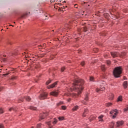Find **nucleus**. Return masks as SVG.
<instances>
[{
    "instance_id": "nucleus-1",
    "label": "nucleus",
    "mask_w": 128,
    "mask_h": 128,
    "mask_svg": "<svg viewBox=\"0 0 128 128\" xmlns=\"http://www.w3.org/2000/svg\"><path fill=\"white\" fill-rule=\"evenodd\" d=\"M84 81L82 79L76 80L72 85V87L70 88L71 92H77L78 94H80L82 91L84 90Z\"/></svg>"
},
{
    "instance_id": "nucleus-2",
    "label": "nucleus",
    "mask_w": 128,
    "mask_h": 128,
    "mask_svg": "<svg viewBox=\"0 0 128 128\" xmlns=\"http://www.w3.org/2000/svg\"><path fill=\"white\" fill-rule=\"evenodd\" d=\"M122 72V66L116 68L113 71V74L115 78H120Z\"/></svg>"
},
{
    "instance_id": "nucleus-3",
    "label": "nucleus",
    "mask_w": 128,
    "mask_h": 128,
    "mask_svg": "<svg viewBox=\"0 0 128 128\" xmlns=\"http://www.w3.org/2000/svg\"><path fill=\"white\" fill-rule=\"evenodd\" d=\"M118 112L116 109L112 110L111 112H110V114H114L112 115V118H116V116H118Z\"/></svg>"
},
{
    "instance_id": "nucleus-4",
    "label": "nucleus",
    "mask_w": 128,
    "mask_h": 128,
    "mask_svg": "<svg viewBox=\"0 0 128 128\" xmlns=\"http://www.w3.org/2000/svg\"><path fill=\"white\" fill-rule=\"evenodd\" d=\"M48 98V93L44 92L39 96L40 100H46Z\"/></svg>"
},
{
    "instance_id": "nucleus-5",
    "label": "nucleus",
    "mask_w": 128,
    "mask_h": 128,
    "mask_svg": "<svg viewBox=\"0 0 128 128\" xmlns=\"http://www.w3.org/2000/svg\"><path fill=\"white\" fill-rule=\"evenodd\" d=\"M110 54L112 58H118V56H120V54L118 52H111Z\"/></svg>"
},
{
    "instance_id": "nucleus-6",
    "label": "nucleus",
    "mask_w": 128,
    "mask_h": 128,
    "mask_svg": "<svg viewBox=\"0 0 128 128\" xmlns=\"http://www.w3.org/2000/svg\"><path fill=\"white\" fill-rule=\"evenodd\" d=\"M26 98V100L28 102H30L31 98L30 96H26V97H22L20 99V102H24V98Z\"/></svg>"
},
{
    "instance_id": "nucleus-7",
    "label": "nucleus",
    "mask_w": 128,
    "mask_h": 128,
    "mask_svg": "<svg viewBox=\"0 0 128 128\" xmlns=\"http://www.w3.org/2000/svg\"><path fill=\"white\" fill-rule=\"evenodd\" d=\"M58 82H54L53 84H51L50 86H47L48 89L50 88H54V86H56V84H58Z\"/></svg>"
},
{
    "instance_id": "nucleus-8",
    "label": "nucleus",
    "mask_w": 128,
    "mask_h": 128,
    "mask_svg": "<svg viewBox=\"0 0 128 128\" xmlns=\"http://www.w3.org/2000/svg\"><path fill=\"white\" fill-rule=\"evenodd\" d=\"M50 96H58V91H53L50 93Z\"/></svg>"
},
{
    "instance_id": "nucleus-9",
    "label": "nucleus",
    "mask_w": 128,
    "mask_h": 128,
    "mask_svg": "<svg viewBox=\"0 0 128 128\" xmlns=\"http://www.w3.org/2000/svg\"><path fill=\"white\" fill-rule=\"evenodd\" d=\"M46 114H45V113H43L42 114H40L39 120H44V118H46Z\"/></svg>"
},
{
    "instance_id": "nucleus-10",
    "label": "nucleus",
    "mask_w": 128,
    "mask_h": 128,
    "mask_svg": "<svg viewBox=\"0 0 128 128\" xmlns=\"http://www.w3.org/2000/svg\"><path fill=\"white\" fill-rule=\"evenodd\" d=\"M122 124H124L123 121L118 122H116V128H120V126H122Z\"/></svg>"
},
{
    "instance_id": "nucleus-11",
    "label": "nucleus",
    "mask_w": 128,
    "mask_h": 128,
    "mask_svg": "<svg viewBox=\"0 0 128 128\" xmlns=\"http://www.w3.org/2000/svg\"><path fill=\"white\" fill-rule=\"evenodd\" d=\"M88 94H86L84 99V100L82 102V103L86 104V102H88Z\"/></svg>"
},
{
    "instance_id": "nucleus-12",
    "label": "nucleus",
    "mask_w": 128,
    "mask_h": 128,
    "mask_svg": "<svg viewBox=\"0 0 128 128\" xmlns=\"http://www.w3.org/2000/svg\"><path fill=\"white\" fill-rule=\"evenodd\" d=\"M96 116L92 115L90 118H89V120L90 122H92V120H94L96 118Z\"/></svg>"
},
{
    "instance_id": "nucleus-13",
    "label": "nucleus",
    "mask_w": 128,
    "mask_h": 128,
    "mask_svg": "<svg viewBox=\"0 0 128 128\" xmlns=\"http://www.w3.org/2000/svg\"><path fill=\"white\" fill-rule=\"evenodd\" d=\"M88 109H85L84 110V112L82 114V116H84V118L86 116V114H88Z\"/></svg>"
},
{
    "instance_id": "nucleus-14",
    "label": "nucleus",
    "mask_w": 128,
    "mask_h": 128,
    "mask_svg": "<svg viewBox=\"0 0 128 128\" xmlns=\"http://www.w3.org/2000/svg\"><path fill=\"white\" fill-rule=\"evenodd\" d=\"M106 90V88L104 87H100V89L97 88L96 90V91L97 92H102V90Z\"/></svg>"
},
{
    "instance_id": "nucleus-15",
    "label": "nucleus",
    "mask_w": 128,
    "mask_h": 128,
    "mask_svg": "<svg viewBox=\"0 0 128 128\" xmlns=\"http://www.w3.org/2000/svg\"><path fill=\"white\" fill-rule=\"evenodd\" d=\"M123 86L124 88H128V81H124L123 83Z\"/></svg>"
},
{
    "instance_id": "nucleus-16",
    "label": "nucleus",
    "mask_w": 128,
    "mask_h": 128,
    "mask_svg": "<svg viewBox=\"0 0 128 128\" xmlns=\"http://www.w3.org/2000/svg\"><path fill=\"white\" fill-rule=\"evenodd\" d=\"M13 110L14 112H16V108L15 107H11L9 108V112H12Z\"/></svg>"
},
{
    "instance_id": "nucleus-17",
    "label": "nucleus",
    "mask_w": 128,
    "mask_h": 128,
    "mask_svg": "<svg viewBox=\"0 0 128 128\" xmlns=\"http://www.w3.org/2000/svg\"><path fill=\"white\" fill-rule=\"evenodd\" d=\"M28 108L30 110H36L38 109L36 107H34L33 106H30Z\"/></svg>"
},
{
    "instance_id": "nucleus-18",
    "label": "nucleus",
    "mask_w": 128,
    "mask_h": 128,
    "mask_svg": "<svg viewBox=\"0 0 128 128\" xmlns=\"http://www.w3.org/2000/svg\"><path fill=\"white\" fill-rule=\"evenodd\" d=\"M102 118H104V116L101 115L98 116V118L99 120V122H104V120H102Z\"/></svg>"
},
{
    "instance_id": "nucleus-19",
    "label": "nucleus",
    "mask_w": 128,
    "mask_h": 128,
    "mask_svg": "<svg viewBox=\"0 0 128 128\" xmlns=\"http://www.w3.org/2000/svg\"><path fill=\"white\" fill-rule=\"evenodd\" d=\"M78 110V106H74L72 109V110H73L74 112V110Z\"/></svg>"
},
{
    "instance_id": "nucleus-20",
    "label": "nucleus",
    "mask_w": 128,
    "mask_h": 128,
    "mask_svg": "<svg viewBox=\"0 0 128 128\" xmlns=\"http://www.w3.org/2000/svg\"><path fill=\"white\" fill-rule=\"evenodd\" d=\"M109 98L112 100H114V94H110V96H109Z\"/></svg>"
},
{
    "instance_id": "nucleus-21",
    "label": "nucleus",
    "mask_w": 128,
    "mask_h": 128,
    "mask_svg": "<svg viewBox=\"0 0 128 128\" xmlns=\"http://www.w3.org/2000/svg\"><path fill=\"white\" fill-rule=\"evenodd\" d=\"M122 96H119L118 99V102H122Z\"/></svg>"
},
{
    "instance_id": "nucleus-22",
    "label": "nucleus",
    "mask_w": 128,
    "mask_h": 128,
    "mask_svg": "<svg viewBox=\"0 0 128 128\" xmlns=\"http://www.w3.org/2000/svg\"><path fill=\"white\" fill-rule=\"evenodd\" d=\"M101 68H102V70H103V71L106 70V67H105L104 65L102 66Z\"/></svg>"
},
{
    "instance_id": "nucleus-23",
    "label": "nucleus",
    "mask_w": 128,
    "mask_h": 128,
    "mask_svg": "<svg viewBox=\"0 0 128 128\" xmlns=\"http://www.w3.org/2000/svg\"><path fill=\"white\" fill-rule=\"evenodd\" d=\"M126 52H124L120 54V56H126Z\"/></svg>"
},
{
    "instance_id": "nucleus-24",
    "label": "nucleus",
    "mask_w": 128,
    "mask_h": 128,
    "mask_svg": "<svg viewBox=\"0 0 128 128\" xmlns=\"http://www.w3.org/2000/svg\"><path fill=\"white\" fill-rule=\"evenodd\" d=\"M59 120H64V116H60L58 118Z\"/></svg>"
},
{
    "instance_id": "nucleus-25",
    "label": "nucleus",
    "mask_w": 128,
    "mask_h": 128,
    "mask_svg": "<svg viewBox=\"0 0 128 128\" xmlns=\"http://www.w3.org/2000/svg\"><path fill=\"white\" fill-rule=\"evenodd\" d=\"M114 122H111L110 124V128H114Z\"/></svg>"
},
{
    "instance_id": "nucleus-26",
    "label": "nucleus",
    "mask_w": 128,
    "mask_h": 128,
    "mask_svg": "<svg viewBox=\"0 0 128 128\" xmlns=\"http://www.w3.org/2000/svg\"><path fill=\"white\" fill-rule=\"evenodd\" d=\"M4 109H2V108H0V114H4Z\"/></svg>"
},
{
    "instance_id": "nucleus-27",
    "label": "nucleus",
    "mask_w": 128,
    "mask_h": 128,
    "mask_svg": "<svg viewBox=\"0 0 128 128\" xmlns=\"http://www.w3.org/2000/svg\"><path fill=\"white\" fill-rule=\"evenodd\" d=\"M58 122V120L54 118V122H52L53 124H56Z\"/></svg>"
},
{
    "instance_id": "nucleus-28",
    "label": "nucleus",
    "mask_w": 128,
    "mask_h": 128,
    "mask_svg": "<svg viewBox=\"0 0 128 128\" xmlns=\"http://www.w3.org/2000/svg\"><path fill=\"white\" fill-rule=\"evenodd\" d=\"M112 103H107L106 104V106H112Z\"/></svg>"
},
{
    "instance_id": "nucleus-29",
    "label": "nucleus",
    "mask_w": 128,
    "mask_h": 128,
    "mask_svg": "<svg viewBox=\"0 0 128 128\" xmlns=\"http://www.w3.org/2000/svg\"><path fill=\"white\" fill-rule=\"evenodd\" d=\"M64 104L63 102H60L59 103L57 104V106H60V104Z\"/></svg>"
},
{
    "instance_id": "nucleus-30",
    "label": "nucleus",
    "mask_w": 128,
    "mask_h": 128,
    "mask_svg": "<svg viewBox=\"0 0 128 128\" xmlns=\"http://www.w3.org/2000/svg\"><path fill=\"white\" fill-rule=\"evenodd\" d=\"M62 110H66V106H62Z\"/></svg>"
},
{
    "instance_id": "nucleus-31",
    "label": "nucleus",
    "mask_w": 128,
    "mask_h": 128,
    "mask_svg": "<svg viewBox=\"0 0 128 128\" xmlns=\"http://www.w3.org/2000/svg\"><path fill=\"white\" fill-rule=\"evenodd\" d=\"M52 82V80H48V81H47L46 82V84H50Z\"/></svg>"
},
{
    "instance_id": "nucleus-32",
    "label": "nucleus",
    "mask_w": 128,
    "mask_h": 128,
    "mask_svg": "<svg viewBox=\"0 0 128 128\" xmlns=\"http://www.w3.org/2000/svg\"><path fill=\"white\" fill-rule=\"evenodd\" d=\"M68 6H63L62 8V10L64 12V9L66 8H67Z\"/></svg>"
},
{
    "instance_id": "nucleus-33",
    "label": "nucleus",
    "mask_w": 128,
    "mask_h": 128,
    "mask_svg": "<svg viewBox=\"0 0 128 128\" xmlns=\"http://www.w3.org/2000/svg\"><path fill=\"white\" fill-rule=\"evenodd\" d=\"M84 32H88V28H86V27H84Z\"/></svg>"
},
{
    "instance_id": "nucleus-34",
    "label": "nucleus",
    "mask_w": 128,
    "mask_h": 128,
    "mask_svg": "<svg viewBox=\"0 0 128 128\" xmlns=\"http://www.w3.org/2000/svg\"><path fill=\"white\" fill-rule=\"evenodd\" d=\"M12 80H16V76H12L11 78Z\"/></svg>"
},
{
    "instance_id": "nucleus-35",
    "label": "nucleus",
    "mask_w": 128,
    "mask_h": 128,
    "mask_svg": "<svg viewBox=\"0 0 128 128\" xmlns=\"http://www.w3.org/2000/svg\"><path fill=\"white\" fill-rule=\"evenodd\" d=\"M64 70H66V68H64V67H62L61 68V72H64Z\"/></svg>"
},
{
    "instance_id": "nucleus-36",
    "label": "nucleus",
    "mask_w": 128,
    "mask_h": 128,
    "mask_svg": "<svg viewBox=\"0 0 128 128\" xmlns=\"http://www.w3.org/2000/svg\"><path fill=\"white\" fill-rule=\"evenodd\" d=\"M81 65L84 66V62H81Z\"/></svg>"
},
{
    "instance_id": "nucleus-37",
    "label": "nucleus",
    "mask_w": 128,
    "mask_h": 128,
    "mask_svg": "<svg viewBox=\"0 0 128 128\" xmlns=\"http://www.w3.org/2000/svg\"><path fill=\"white\" fill-rule=\"evenodd\" d=\"M90 80L91 82H92L94 80V77H90Z\"/></svg>"
},
{
    "instance_id": "nucleus-38",
    "label": "nucleus",
    "mask_w": 128,
    "mask_h": 128,
    "mask_svg": "<svg viewBox=\"0 0 128 128\" xmlns=\"http://www.w3.org/2000/svg\"><path fill=\"white\" fill-rule=\"evenodd\" d=\"M4 124H0V128H4Z\"/></svg>"
},
{
    "instance_id": "nucleus-39",
    "label": "nucleus",
    "mask_w": 128,
    "mask_h": 128,
    "mask_svg": "<svg viewBox=\"0 0 128 128\" xmlns=\"http://www.w3.org/2000/svg\"><path fill=\"white\" fill-rule=\"evenodd\" d=\"M128 108H126L124 109V112H128Z\"/></svg>"
},
{
    "instance_id": "nucleus-40",
    "label": "nucleus",
    "mask_w": 128,
    "mask_h": 128,
    "mask_svg": "<svg viewBox=\"0 0 128 128\" xmlns=\"http://www.w3.org/2000/svg\"><path fill=\"white\" fill-rule=\"evenodd\" d=\"M2 60L3 62H6V58H3Z\"/></svg>"
},
{
    "instance_id": "nucleus-41",
    "label": "nucleus",
    "mask_w": 128,
    "mask_h": 128,
    "mask_svg": "<svg viewBox=\"0 0 128 128\" xmlns=\"http://www.w3.org/2000/svg\"><path fill=\"white\" fill-rule=\"evenodd\" d=\"M40 124H37V128H40Z\"/></svg>"
},
{
    "instance_id": "nucleus-42",
    "label": "nucleus",
    "mask_w": 128,
    "mask_h": 128,
    "mask_svg": "<svg viewBox=\"0 0 128 128\" xmlns=\"http://www.w3.org/2000/svg\"><path fill=\"white\" fill-rule=\"evenodd\" d=\"M107 64H110V60L107 61Z\"/></svg>"
},
{
    "instance_id": "nucleus-43",
    "label": "nucleus",
    "mask_w": 128,
    "mask_h": 128,
    "mask_svg": "<svg viewBox=\"0 0 128 128\" xmlns=\"http://www.w3.org/2000/svg\"><path fill=\"white\" fill-rule=\"evenodd\" d=\"M105 84L104 82H102V83L100 84V86H102V84Z\"/></svg>"
},
{
    "instance_id": "nucleus-44",
    "label": "nucleus",
    "mask_w": 128,
    "mask_h": 128,
    "mask_svg": "<svg viewBox=\"0 0 128 128\" xmlns=\"http://www.w3.org/2000/svg\"><path fill=\"white\" fill-rule=\"evenodd\" d=\"M10 74V72H7L6 74H4V76H8Z\"/></svg>"
},
{
    "instance_id": "nucleus-45",
    "label": "nucleus",
    "mask_w": 128,
    "mask_h": 128,
    "mask_svg": "<svg viewBox=\"0 0 128 128\" xmlns=\"http://www.w3.org/2000/svg\"><path fill=\"white\" fill-rule=\"evenodd\" d=\"M46 16L45 20H48V16Z\"/></svg>"
},
{
    "instance_id": "nucleus-46",
    "label": "nucleus",
    "mask_w": 128,
    "mask_h": 128,
    "mask_svg": "<svg viewBox=\"0 0 128 128\" xmlns=\"http://www.w3.org/2000/svg\"><path fill=\"white\" fill-rule=\"evenodd\" d=\"M2 88H0V92H2Z\"/></svg>"
},
{
    "instance_id": "nucleus-47",
    "label": "nucleus",
    "mask_w": 128,
    "mask_h": 128,
    "mask_svg": "<svg viewBox=\"0 0 128 128\" xmlns=\"http://www.w3.org/2000/svg\"><path fill=\"white\" fill-rule=\"evenodd\" d=\"M76 6H77L76 4H75L74 5V8H78V7H76Z\"/></svg>"
},
{
    "instance_id": "nucleus-48",
    "label": "nucleus",
    "mask_w": 128,
    "mask_h": 128,
    "mask_svg": "<svg viewBox=\"0 0 128 128\" xmlns=\"http://www.w3.org/2000/svg\"><path fill=\"white\" fill-rule=\"evenodd\" d=\"M3 56H4V58H6V55L4 54V55Z\"/></svg>"
},
{
    "instance_id": "nucleus-49",
    "label": "nucleus",
    "mask_w": 128,
    "mask_h": 128,
    "mask_svg": "<svg viewBox=\"0 0 128 128\" xmlns=\"http://www.w3.org/2000/svg\"><path fill=\"white\" fill-rule=\"evenodd\" d=\"M10 26H12V25H10Z\"/></svg>"
},
{
    "instance_id": "nucleus-50",
    "label": "nucleus",
    "mask_w": 128,
    "mask_h": 128,
    "mask_svg": "<svg viewBox=\"0 0 128 128\" xmlns=\"http://www.w3.org/2000/svg\"><path fill=\"white\" fill-rule=\"evenodd\" d=\"M96 51H97V52H98V49H96Z\"/></svg>"
},
{
    "instance_id": "nucleus-51",
    "label": "nucleus",
    "mask_w": 128,
    "mask_h": 128,
    "mask_svg": "<svg viewBox=\"0 0 128 128\" xmlns=\"http://www.w3.org/2000/svg\"><path fill=\"white\" fill-rule=\"evenodd\" d=\"M124 80H126V77H124Z\"/></svg>"
},
{
    "instance_id": "nucleus-52",
    "label": "nucleus",
    "mask_w": 128,
    "mask_h": 128,
    "mask_svg": "<svg viewBox=\"0 0 128 128\" xmlns=\"http://www.w3.org/2000/svg\"><path fill=\"white\" fill-rule=\"evenodd\" d=\"M75 94V96H76V94Z\"/></svg>"
},
{
    "instance_id": "nucleus-53",
    "label": "nucleus",
    "mask_w": 128,
    "mask_h": 128,
    "mask_svg": "<svg viewBox=\"0 0 128 128\" xmlns=\"http://www.w3.org/2000/svg\"><path fill=\"white\" fill-rule=\"evenodd\" d=\"M60 6H62V4H60Z\"/></svg>"
},
{
    "instance_id": "nucleus-54",
    "label": "nucleus",
    "mask_w": 128,
    "mask_h": 128,
    "mask_svg": "<svg viewBox=\"0 0 128 128\" xmlns=\"http://www.w3.org/2000/svg\"><path fill=\"white\" fill-rule=\"evenodd\" d=\"M22 18H24V16H22Z\"/></svg>"
},
{
    "instance_id": "nucleus-55",
    "label": "nucleus",
    "mask_w": 128,
    "mask_h": 128,
    "mask_svg": "<svg viewBox=\"0 0 128 128\" xmlns=\"http://www.w3.org/2000/svg\"><path fill=\"white\" fill-rule=\"evenodd\" d=\"M52 32H54V30H52Z\"/></svg>"
},
{
    "instance_id": "nucleus-56",
    "label": "nucleus",
    "mask_w": 128,
    "mask_h": 128,
    "mask_svg": "<svg viewBox=\"0 0 128 128\" xmlns=\"http://www.w3.org/2000/svg\"><path fill=\"white\" fill-rule=\"evenodd\" d=\"M31 128H34V127H32Z\"/></svg>"
},
{
    "instance_id": "nucleus-57",
    "label": "nucleus",
    "mask_w": 128,
    "mask_h": 128,
    "mask_svg": "<svg viewBox=\"0 0 128 128\" xmlns=\"http://www.w3.org/2000/svg\"><path fill=\"white\" fill-rule=\"evenodd\" d=\"M84 4H86V2H84Z\"/></svg>"
}]
</instances>
